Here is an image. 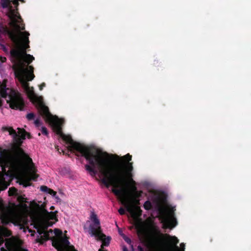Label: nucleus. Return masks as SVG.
<instances>
[{
	"instance_id": "4468645a",
	"label": "nucleus",
	"mask_w": 251,
	"mask_h": 251,
	"mask_svg": "<svg viewBox=\"0 0 251 251\" xmlns=\"http://www.w3.org/2000/svg\"><path fill=\"white\" fill-rule=\"evenodd\" d=\"M24 219L25 220V222L24 223H23V224H22L21 225H16L19 226L20 229H23L24 232H26V230H28V231H30V230H29V229H28L27 227H25V226L26 223L25 217V216H24Z\"/></svg>"
},
{
	"instance_id": "2eb2a0df",
	"label": "nucleus",
	"mask_w": 251,
	"mask_h": 251,
	"mask_svg": "<svg viewBox=\"0 0 251 251\" xmlns=\"http://www.w3.org/2000/svg\"><path fill=\"white\" fill-rule=\"evenodd\" d=\"M24 219L25 220V222L24 223H23V224H22L21 225H16L19 226L20 229H23L24 232H26V230H28V231H30V230H29V229H28L27 227H25V226L26 223L25 217V216H24Z\"/></svg>"
},
{
	"instance_id": "cd10ccee",
	"label": "nucleus",
	"mask_w": 251,
	"mask_h": 251,
	"mask_svg": "<svg viewBox=\"0 0 251 251\" xmlns=\"http://www.w3.org/2000/svg\"><path fill=\"white\" fill-rule=\"evenodd\" d=\"M45 85L43 84V85H42L41 86H40V89L41 90L42 89V87L44 86Z\"/></svg>"
},
{
	"instance_id": "9d476101",
	"label": "nucleus",
	"mask_w": 251,
	"mask_h": 251,
	"mask_svg": "<svg viewBox=\"0 0 251 251\" xmlns=\"http://www.w3.org/2000/svg\"><path fill=\"white\" fill-rule=\"evenodd\" d=\"M18 201L20 202V203L18 205H16L15 204H11L10 205H15L16 206H18L20 207V210L21 212L20 222L19 223L15 224V225H22L25 222V220L24 219V215L26 211H27V207L26 205L24 203V202H25V199L22 196H19L17 198Z\"/></svg>"
},
{
	"instance_id": "aec40b11",
	"label": "nucleus",
	"mask_w": 251,
	"mask_h": 251,
	"mask_svg": "<svg viewBox=\"0 0 251 251\" xmlns=\"http://www.w3.org/2000/svg\"><path fill=\"white\" fill-rule=\"evenodd\" d=\"M34 117V115L32 113H29L26 115V118H27V119L28 120H31L33 119Z\"/></svg>"
},
{
	"instance_id": "c85d7f7f",
	"label": "nucleus",
	"mask_w": 251,
	"mask_h": 251,
	"mask_svg": "<svg viewBox=\"0 0 251 251\" xmlns=\"http://www.w3.org/2000/svg\"><path fill=\"white\" fill-rule=\"evenodd\" d=\"M54 206H52L50 207V209H52V210L54 209Z\"/></svg>"
},
{
	"instance_id": "ddd939ff",
	"label": "nucleus",
	"mask_w": 251,
	"mask_h": 251,
	"mask_svg": "<svg viewBox=\"0 0 251 251\" xmlns=\"http://www.w3.org/2000/svg\"><path fill=\"white\" fill-rule=\"evenodd\" d=\"M100 240L101 241L102 244L99 250V251H107V250L104 249V247H108L109 246L111 240V237L110 236H107L103 238L102 239H100Z\"/></svg>"
},
{
	"instance_id": "39448f33",
	"label": "nucleus",
	"mask_w": 251,
	"mask_h": 251,
	"mask_svg": "<svg viewBox=\"0 0 251 251\" xmlns=\"http://www.w3.org/2000/svg\"><path fill=\"white\" fill-rule=\"evenodd\" d=\"M20 207L15 205L4 206L0 200V219L3 225L9 223L13 224L19 223L21 217Z\"/></svg>"
},
{
	"instance_id": "f3484780",
	"label": "nucleus",
	"mask_w": 251,
	"mask_h": 251,
	"mask_svg": "<svg viewBox=\"0 0 251 251\" xmlns=\"http://www.w3.org/2000/svg\"><path fill=\"white\" fill-rule=\"evenodd\" d=\"M144 206L146 209L149 210L151 208L152 206L151 202L147 201L146 202H145Z\"/></svg>"
},
{
	"instance_id": "0eeeda50",
	"label": "nucleus",
	"mask_w": 251,
	"mask_h": 251,
	"mask_svg": "<svg viewBox=\"0 0 251 251\" xmlns=\"http://www.w3.org/2000/svg\"><path fill=\"white\" fill-rule=\"evenodd\" d=\"M160 219L165 228H172L173 226V213L166 205L163 198L157 200L156 202Z\"/></svg>"
},
{
	"instance_id": "a878e982",
	"label": "nucleus",
	"mask_w": 251,
	"mask_h": 251,
	"mask_svg": "<svg viewBox=\"0 0 251 251\" xmlns=\"http://www.w3.org/2000/svg\"><path fill=\"white\" fill-rule=\"evenodd\" d=\"M124 238L125 241L127 243H130V240L128 238H127V237H126V236H124Z\"/></svg>"
},
{
	"instance_id": "c756f323",
	"label": "nucleus",
	"mask_w": 251,
	"mask_h": 251,
	"mask_svg": "<svg viewBox=\"0 0 251 251\" xmlns=\"http://www.w3.org/2000/svg\"><path fill=\"white\" fill-rule=\"evenodd\" d=\"M124 251H127V249L124 248Z\"/></svg>"
},
{
	"instance_id": "6e6552de",
	"label": "nucleus",
	"mask_w": 251,
	"mask_h": 251,
	"mask_svg": "<svg viewBox=\"0 0 251 251\" xmlns=\"http://www.w3.org/2000/svg\"><path fill=\"white\" fill-rule=\"evenodd\" d=\"M84 228L87 229L88 232L91 236H94L98 241L107 237L102 233L100 221L97 215L94 212L91 213L90 220L86 223Z\"/></svg>"
},
{
	"instance_id": "f257e3e1",
	"label": "nucleus",
	"mask_w": 251,
	"mask_h": 251,
	"mask_svg": "<svg viewBox=\"0 0 251 251\" xmlns=\"http://www.w3.org/2000/svg\"><path fill=\"white\" fill-rule=\"evenodd\" d=\"M62 121L57 119L51 125L53 130L68 143V148L71 151L80 152L89 162L85 168L91 176L98 173L103 182L113 186V192L121 202H134L142 193L137 191L135 182L132 179L133 169L131 155L127 154L121 158L120 162H115L106 153L95 148H88L74 142L69 135L61 131Z\"/></svg>"
},
{
	"instance_id": "dca6fc26",
	"label": "nucleus",
	"mask_w": 251,
	"mask_h": 251,
	"mask_svg": "<svg viewBox=\"0 0 251 251\" xmlns=\"http://www.w3.org/2000/svg\"><path fill=\"white\" fill-rule=\"evenodd\" d=\"M17 190L14 187L10 188L8 191L9 195L10 196L16 195L17 194Z\"/></svg>"
},
{
	"instance_id": "f03ea898",
	"label": "nucleus",
	"mask_w": 251,
	"mask_h": 251,
	"mask_svg": "<svg viewBox=\"0 0 251 251\" xmlns=\"http://www.w3.org/2000/svg\"><path fill=\"white\" fill-rule=\"evenodd\" d=\"M3 132L7 131L12 135L15 145L12 151H0V164L5 175L18 176L20 184L26 187L30 185V181L35 180L38 175L32 159L25 154L19 146L21 139H25L26 132L23 129L18 128L17 133L11 127H3Z\"/></svg>"
},
{
	"instance_id": "6ab92c4d",
	"label": "nucleus",
	"mask_w": 251,
	"mask_h": 251,
	"mask_svg": "<svg viewBox=\"0 0 251 251\" xmlns=\"http://www.w3.org/2000/svg\"><path fill=\"white\" fill-rule=\"evenodd\" d=\"M50 189L49 188L47 187V186H41L40 187V190L43 191V192H47V193H48V191L50 190Z\"/></svg>"
},
{
	"instance_id": "9b49d317",
	"label": "nucleus",
	"mask_w": 251,
	"mask_h": 251,
	"mask_svg": "<svg viewBox=\"0 0 251 251\" xmlns=\"http://www.w3.org/2000/svg\"><path fill=\"white\" fill-rule=\"evenodd\" d=\"M11 235V231L3 226H0V245L4 241L3 237H8Z\"/></svg>"
},
{
	"instance_id": "4be33fe9",
	"label": "nucleus",
	"mask_w": 251,
	"mask_h": 251,
	"mask_svg": "<svg viewBox=\"0 0 251 251\" xmlns=\"http://www.w3.org/2000/svg\"><path fill=\"white\" fill-rule=\"evenodd\" d=\"M42 132L43 134H44L46 135H47L48 134L47 129L45 127H42Z\"/></svg>"
},
{
	"instance_id": "1a4fd4ad",
	"label": "nucleus",
	"mask_w": 251,
	"mask_h": 251,
	"mask_svg": "<svg viewBox=\"0 0 251 251\" xmlns=\"http://www.w3.org/2000/svg\"><path fill=\"white\" fill-rule=\"evenodd\" d=\"M122 203L125 205L126 210L130 213L133 218H137L141 215V211L140 207L135 205L133 202H122Z\"/></svg>"
},
{
	"instance_id": "423d86ee",
	"label": "nucleus",
	"mask_w": 251,
	"mask_h": 251,
	"mask_svg": "<svg viewBox=\"0 0 251 251\" xmlns=\"http://www.w3.org/2000/svg\"><path fill=\"white\" fill-rule=\"evenodd\" d=\"M0 94L5 98L12 109L22 110L24 102L18 92L10 88H6L5 81L0 85Z\"/></svg>"
},
{
	"instance_id": "bb28decb",
	"label": "nucleus",
	"mask_w": 251,
	"mask_h": 251,
	"mask_svg": "<svg viewBox=\"0 0 251 251\" xmlns=\"http://www.w3.org/2000/svg\"><path fill=\"white\" fill-rule=\"evenodd\" d=\"M2 100H1L0 99V107L2 105Z\"/></svg>"
},
{
	"instance_id": "5701e85b",
	"label": "nucleus",
	"mask_w": 251,
	"mask_h": 251,
	"mask_svg": "<svg viewBox=\"0 0 251 251\" xmlns=\"http://www.w3.org/2000/svg\"><path fill=\"white\" fill-rule=\"evenodd\" d=\"M119 212L121 215L125 214V209L123 208H121L119 209Z\"/></svg>"
},
{
	"instance_id": "20e7f679",
	"label": "nucleus",
	"mask_w": 251,
	"mask_h": 251,
	"mask_svg": "<svg viewBox=\"0 0 251 251\" xmlns=\"http://www.w3.org/2000/svg\"><path fill=\"white\" fill-rule=\"evenodd\" d=\"M138 235L151 251H173V246L151 222L137 226Z\"/></svg>"
},
{
	"instance_id": "b1692460",
	"label": "nucleus",
	"mask_w": 251,
	"mask_h": 251,
	"mask_svg": "<svg viewBox=\"0 0 251 251\" xmlns=\"http://www.w3.org/2000/svg\"><path fill=\"white\" fill-rule=\"evenodd\" d=\"M34 124L37 126H39L40 125V121L39 120L37 119L34 121Z\"/></svg>"
},
{
	"instance_id": "7ed1b4c3",
	"label": "nucleus",
	"mask_w": 251,
	"mask_h": 251,
	"mask_svg": "<svg viewBox=\"0 0 251 251\" xmlns=\"http://www.w3.org/2000/svg\"><path fill=\"white\" fill-rule=\"evenodd\" d=\"M30 206L36 213V217L34 220L35 225L40 234H43L46 240L50 239L52 245L58 251H77L69 242L66 237L63 236L61 231L55 229L54 231L46 229L56 223L57 211L48 212L44 208V204L40 205L34 201L30 202Z\"/></svg>"
},
{
	"instance_id": "f8f14e48",
	"label": "nucleus",
	"mask_w": 251,
	"mask_h": 251,
	"mask_svg": "<svg viewBox=\"0 0 251 251\" xmlns=\"http://www.w3.org/2000/svg\"><path fill=\"white\" fill-rule=\"evenodd\" d=\"M178 243L179 240L174 235V251H185V244L184 243H181L178 246L177 245Z\"/></svg>"
},
{
	"instance_id": "a211bd4d",
	"label": "nucleus",
	"mask_w": 251,
	"mask_h": 251,
	"mask_svg": "<svg viewBox=\"0 0 251 251\" xmlns=\"http://www.w3.org/2000/svg\"><path fill=\"white\" fill-rule=\"evenodd\" d=\"M176 210L175 209V207L174 206V228L177 225L178 223H177V219H176V218L175 216V211Z\"/></svg>"
},
{
	"instance_id": "393cba45",
	"label": "nucleus",
	"mask_w": 251,
	"mask_h": 251,
	"mask_svg": "<svg viewBox=\"0 0 251 251\" xmlns=\"http://www.w3.org/2000/svg\"><path fill=\"white\" fill-rule=\"evenodd\" d=\"M0 60L1 62L3 63L5 62L6 60V58L5 57H0Z\"/></svg>"
},
{
	"instance_id": "412c9836",
	"label": "nucleus",
	"mask_w": 251,
	"mask_h": 251,
	"mask_svg": "<svg viewBox=\"0 0 251 251\" xmlns=\"http://www.w3.org/2000/svg\"><path fill=\"white\" fill-rule=\"evenodd\" d=\"M48 193L50 194V195L53 196H55L56 194V192L51 189H50V190L48 191Z\"/></svg>"
}]
</instances>
